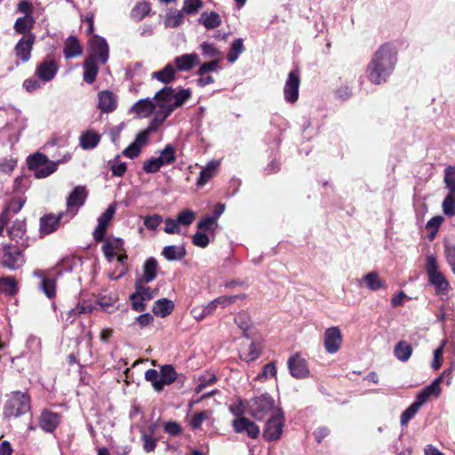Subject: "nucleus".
Wrapping results in <instances>:
<instances>
[{"instance_id": "nucleus-49", "label": "nucleus", "mask_w": 455, "mask_h": 455, "mask_svg": "<svg viewBox=\"0 0 455 455\" xmlns=\"http://www.w3.org/2000/svg\"><path fill=\"white\" fill-rule=\"evenodd\" d=\"M150 10L151 8L148 3H139L132 10V16L137 20H141L149 13Z\"/></svg>"}, {"instance_id": "nucleus-15", "label": "nucleus", "mask_w": 455, "mask_h": 455, "mask_svg": "<svg viewBox=\"0 0 455 455\" xmlns=\"http://www.w3.org/2000/svg\"><path fill=\"white\" fill-rule=\"evenodd\" d=\"M232 426L235 433L246 432L247 435L253 439L257 438L259 435V427L244 417L234 419Z\"/></svg>"}, {"instance_id": "nucleus-22", "label": "nucleus", "mask_w": 455, "mask_h": 455, "mask_svg": "<svg viewBox=\"0 0 455 455\" xmlns=\"http://www.w3.org/2000/svg\"><path fill=\"white\" fill-rule=\"evenodd\" d=\"M83 52L82 45L75 36H69L64 44L63 53L67 60L80 56Z\"/></svg>"}, {"instance_id": "nucleus-32", "label": "nucleus", "mask_w": 455, "mask_h": 455, "mask_svg": "<svg viewBox=\"0 0 455 455\" xmlns=\"http://www.w3.org/2000/svg\"><path fill=\"white\" fill-rule=\"evenodd\" d=\"M155 428L156 427L152 425L148 427V432L145 429L140 430L143 450L148 453L153 451L156 447L157 439L153 436Z\"/></svg>"}, {"instance_id": "nucleus-55", "label": "nucleus", "mask_w": 455, "mask_h": 455, "mask_svg": "<svg viewBox=\"0 0 455 455\" xmlns=\"http://www.w3.org/2000/svg\"><path fill=\"white\" fill-rule=\"evenodd\" d=\"M245 298H246L245 293H240V294H235V295H231V296L223 295V296H220V297L216 298V299H217L216 302L219 304V306L220 307H226L235 303L236 300L244 299Z\"/></svg>"}, {"instance_id": "nucleus-38", "label": "nucleus", "mask_w": 455, "mask_h": 455, "mask_svg": "<svg viewBox=\"0 0 455 455\" xmlns=\"http://www.w3.org/2000/svg\"><path fill=\"white\" fill-rule=\"evenodd\" d=\"M26 222L25 221H16L14 224L8 229V234L12 240L16 242L20 241H27L26 236Z\"/></svg>"}, {"instance_id": "nucleus-14", "label": "nucleus", "mask_w": 455, "mask_h": 455, "mask_svg": "<svg viewBox=\"0 0 455 455\" xmlns=\"http://www.w3.org/2000/svg\"><path fill=\"white\" fill-rule=\"evenodd\" d=\"M102 251L108 262H112L119 251H124V242L122 238H103Z\"/></svg>"}, {"instance_id": "nucleus-23", "label": "nucleus", "mask_w": 455, "mask_h": 455, "mask_svg": "<svg viewBox=\"0 0 455 455\" xmlns=\"http://www.w3.org/2000/svg\"><path fill=\"white\" fill-rule=\"evenodd\" d=\"M60 423V415L49 411H44L40 417V427L46 432L52 433Z\"/></svg>"}, {"instance_id": "nucleus-17", "label": "nucleus", "mask_w": 455, "mask_h": 455, "mask_svg": "<svg viewBox=\"0 0 455 455\" xmlns=\"http://www.w3.org/2000/svg\"><path fill=\"white\" fill-rule=\"evenodd\" d=\"M18 11L25 15L17 19L14 23L13 29L17 34H22L25 36L28 32V1H20L18 4Z\"/></svg>"}, {"instance_id": "nucleus-63", "label": "nucleus", "mask_w": 455, "mask_h": 455, "mask_svg": "<svg viewBox=\"0 0 455 455\" xmlns=\"http://www.w3.org/2000/svg\"><path fill=\"white\" fill-rule=\"evenodd\" d=\"M419 408L413 403L402 413L401 425L406 426L408 422L417 414Z\"/></svg>"}, {"instance_id": "nucleus-48", "label": "nucleus", "mask_w": 455, "mask_h": 455, "mask_svg": "<svg viewBox=\"0 0 455 455\" xmlns=\"http://www.w3.org/2000/svg\"><path fill=\"white\" fill-rule=\"evenodd\" d=\"M243 50H244V47H243V39H241V38L235 39L233 42L230 52L228 54V57H227L228 60L229 62H235L238 59L239 55L243 52Z\"/></svg>"}, {"instance_id": "nucleus-51", "label": "nucleus", "mask_w": 455, "mask_h": 455, "mask_svg": "<svg viewBox=\"0 0 455 455\" xmlns=\"http://www.w3.org/2000/svg\"><path fill=\"white\" fill-rule=\"evenodd\" d=\"M443 212L447 216L455 215V194L448 193L443 204Z\"/></svg>"}, {"instance_id": "nucleus-36", "label": "nucleus", "mask_w": 455, "mask_h": 455, "mask_svg": "<svg viewBox=\"0 0 455 455\" xmlns=\"http://www.w3.org/2000/svg\"><path fill=\"white\" fill-rule=\"evenodd\" d=\"M162 255L170 261L179 260L185 257L186 250L183 246L167 245L163 249Z\"/></svg>"}, {"instance_id": "nucleus-16", "label": "nucleus", "mask_w": 455, "mask_h": 455, "mask_svg": "<svg viewBox=\"0 0 455 455\" xmlns=\"http://www.w3.org/2000/svg\"><path fill=\"white\" fill-rule=\"evenodd\" d=\"M442 380V377L436 378L430 385L424 387L417 395L416 400L413 402L415 405H417L419 409L420 407L427 403L428 398L431 395H439L441 392L440 382Z\"/></svg>"}, {"instance_id": "nucleus-54", "label": "nucleus", "mask_w": 455, "mask_h": 455, "mask_svg": "<svg viewBox=\"0 0 455 455\" xmlns=\"http://www.w3.org/2000/svg\"><path fill=\"white\" fill-rule=\"evenodd\" d=\"M203 6L202 0H185L182 11L187 14H196Z\"/></svg>"}, {"instance_id": "nucleus-28", "label": "nucleus", "mask_w": 455, "mask_h": 455, "mask_svg": "<svg viewBox=\"0 0 455 455\" xmlns=\"http://www.w3.org/2000/svg\"><path fill=\"white\" fill-rule=\"evenodd\" d=\"M16 64L26 63L28 60V35L23 36L14 47Z\"/></svg>"}, {"instance_id": "nucleus-40", "label": "nucleus", "mask_w": 455, "mask_h": 455, "mask_svg": "<svg viewBox=\"0 0 455 455\" xmlns=\"http://www.w3.org/2000/svg\"><path fill=\"white\" fill-rule=\"evenodd\" d=\"M156 158L161 166L172 164L176 160L175 148L168 144L161 151L160 156Z\"/></svg>"}, {"instance_id": "nucleus-53", "label": "nucleus", "mask_w": 455, "mask_h": 455, "mask_svg": "<svg viewBox=\"0 0 455 455\" xmlns=\"http://www.w3.org/2000/svg\"><path fill=\"white\" fill-rule=\"evenodd\" d=\"M196 219V213L190 209H186L180 212L177 215L178 222L182 226H189L193 223Z\"/></svg>"}, {"instance_id": "nucleus-6", "label": "nucleus", "mask_w": 455, "mask_h": 455, "mask_svg": "<svg viewBox=\"0 0 455 455\" xmlns=\"http://www.w3.org/2000/svg\"><path fill=\"white\" fill-rule=\"evenodd\" d=\"M59 162L51 161L41 153L30 156V171L34 172V177L44 179L56 172Z\"/></svg>"}, {"instance_id": "nucleus-26", "label": "nucleus", "mask_w": 455, "mask_h": 455, "mask_svg": "<svg viewBox=\"0 0 455 455\" xmlns=\"http://www.w3.org/2000/svg\"><path fill=\"white\" fill-rule=\"evenodd\" d=\"M157 108L156 101L153 99H143L137 101L132 110L140 117L148 116Z\"/></svg>"}, {"instance_id": "nucleus-60", "label": "nucleus", "mask_w": 455, "mask_h": 455, "mask_svg": "<svg viewBox=\"0 0 455 455\" xmlns=\"http://www.w3.org/2000/svg\"><path fill=\"white\" fill-rule=\"evenodd\" d=\"M201 49L204 56L213 60H220V52L212 44L204 42L201 44Z\"/></svg>"}, {"instance_id": "nucleus-1", "label": "nucleus", "mask_w": 455, "mask_h": 455, "mask_svg": "<svg viewBox=\"0 0 455 455\" xmlns=\"http://www.w3.org/2000/svg\"><path fill=\"white\" fill-rule=\"evenodd\" d=\"M395 63L396 52L394 47L389 44H382L368 64L367 78L374 84L385 83L395 69Z\"/></svg>"}, {"instance_id": "nucleus-37", "label": "nucleus", "mask_w": 455, "mask_h": 455, "mask_svg": "<svg viewBox=\"0 0 455 455\" xmlns=\"http://www.w3.org/2000/svg\"><path fill=\"white\" fill-rule=\"evenodd\" d=\"M100 140V136L92 131L84 132L80 137V146L84 149H92L97 147Z\"/></svg>"}, {"instance_id": "nucleus-56", "label": "nucleus", "mask_w": 455, "mask_h": 455, "mask_svg": "<svg viewBox=\"0 0 455 455\" xmlns=\"http://www.w3.org/2000/svg\"><path fill=\"white\" fill-rule=\"evenodd\" d=\"M93 307L91 303H87L84 301L83 303H78L76 307L70 309L68 311L69 318H76L80 314L90 313L93 310Z\"/></svg>"}, {"instance_id": "nucleus-44", "label": "nucleus", "mask_w": 455, "mask_h": 455, "mask_svg": "<svg viewBox=\"0 0 455 455\" xmlns=\"http://www.w3.org/2000/svg\"><path fill=\"white\" fill-rule=\"evenodd\" d=\"M108 165L112 174L116 177H123L127 170L126 164L120 161L119 156H116L112 161L109 160Z\"/></svg>"}, {"instance_id": "nucleus-8", "label": "nucleus", "mask_w": 455, "mask_h": 455, "mask_svg": "<svg viewBox=\"0 0 455 455\" xmlns=\"http://www.w3.org/2000/svg\"><path fill=\"white\" fill-rule=\"evenodd\" d=\"M91 53L88 58H93V60H98L100 63L105 64L109 57L108 44L105 38L94 35L89 41Z\"/></svg>"}, {"instance_id": "nucleus-18", "label": "nucleus", "mask_w": 455, "mask_h": 455, "mask_svg": "<svg viewBox=\"0 0 455 455\" xmlns=\"http://www.w3.org/2000/svg\"><path fill=\"white\" fill-rule=\"evenodd\" d=\"M64 214V212H60L58 215L46 214L43 216L40 219V233L42 235H48L54 232L58 228Z\"/></svg>"}, {"instance_id": "nucleus-52", "label": "nucleus", "mask_w": 455, "mask_h": 455, "mask_svg": "<svg viewBox=\"0 0 455 455\" xmlns=\"http://www.w3.org/2000/svg\"><path fill=\"white\" fill-rule=\"evenodd\" d=\"M145 379L151 382L154 389L157 392L162 391L160 383V372L155 369H149L145 372Z\"/></svg>"}, {"instance_id": "nucleus-25", "label": "nucleus", "mask_w": 455, "mask_h": 455, "mask_svg": "<svg viewBox=\"0 0 455 455\" xmlns=\"http://www.w3.org/2000/svg\"><path fill=\"white\" fill-rule=\"evenodd\" d=\"M87 197V191L84 187H76L67 199L68 209L73 207H81L84 204Z\"/></svg>"}, {"instance_id": "nucleus-43", "label": "nucleus", "mask_w": 455, "mask_h": 455, "mask_svg": "<svg viewBox=\"0 0 455 455\" xmlns=\"http://www.w3.org/2000/svg\"><path fill=\"white\" fill-rule=\"evenodd\" d=\"M443 181L448 193L455 194V167L449 165L444 170Z\"/></svg>"}, {"instance_id": "nucleus-46", "label": "nucleus", "mask_w": 455, "mask_h": 455, "mask_svg": "<svg viewBox=\"0 0 455 455\" xmlns=\"http://www.w3.org/2000/svg\"><path fill=\"white\" fill-rule=\"evenodd\" d=\"M259 355L260 350L254 342H251L245 350L241 352L240 358L245 362H251L259 358Z\"/></svg>"}, {"instance_id": "nucleus-11", "label": "nucleus", "mask_w": 455, "mask_h": 455, "mask_svg": "<svg viewBox=\"0 0 455 455\" xmlns=\"http://www.w3.org/2000/svg\"><path fill=\"white\" fill-rule=\"evenodd\" d=\"M116 211V204H111L105 210V212L98 218V225L92 233L93 239L95 240V242L99 243L103 241V238L106 235V229L109 225L110 221L113 220Z\"/></svg>"}, {"instance_id": "nucleus-19", "label": "nucleus", "mask_w": 455, "mask_h": 455, "mask_svg": "<svg viewBox=\"0 0 455 455\" xmlns=\"http://www.w3.org/2000/svg\"><path fill=\"white\" fill-rule=\"evenodd\" d=\"M359 283L361 287L363 286L362 283H364L365 287L372 291L387 288L385 281L382 280L379 275L375 271L367 273L361 280H359Z\"/></svg>"}, {"instance_id": "nucleus-3", "label": "nucleus", "mask_w": 455, "mask_h": 455, "mask_svg": "<svg viewBox=\"0 0 455 455\" xmlns=\"http://www.w3.org/2000/svg\"><path fill=\"white\" fill-rule=\"evenodd\" d=\"M426 272L428 277V283L435 287V293L437 295L447 294L450 284L443 274L440 271L435 256H427Z\"/></svg>"}, {"instance_id": "nucleus-34", "label": "nucleus", "mask_w": 455, "mask_h": 455, "mask_svg": "<svg viewBox=\"0 0 455 455\" xmlns=\"http://www.w3.org/2000/svg\"><path fill=\"white\" fill-rule=\"evenodd\" d=\"M394 355L401 362H407L412 355V347L405 340H400L394 347Z\"/></svg>"}, {"instance_id": "nucleus-58", "label": "nucleus", "mask_w": 455, "mask_h": 455, "mask_svg": "<svg viewBox=\"0 0 455 455\" xmlns=\"http://www.w3.org/2000/svg\"><path fill=\"white\" fill-rule=\"evenodd\" d=\"M26 203V200L23 198H12L8 205L6 206L5 210L2 213H5V216H7L9 213H17L21 210V208L24 206Z\"/></svg>"}, {"instance_id": "nucleus-27", "label": "nucleus", "mask_w": 455, "mask_h": 455, "mask_svg": "<svg viewBox=\"0 0 455 455\" xmlns=\"http://www.w3.org/2000/svg\"><path fill=\"white\" fill-rule=\"evenodd\" d=\"M99 102L98 107L103 112L108 113L113 111L116 107V97L113 92L109 91L100 92L98 95Z\"/></svg>"}, {"instance_id": "nucleus-45", "label": "nucleus", "mask_w": 455, "mask_h": 455, "mask_svg": "<svg viewBox=\"0 0 455 455\" xmlns=\"http://www.w3.org/2000/svg\"><path fill=\"white\" fill-rule=\"evenodd\" d=\"M235 323L243 331L244 334H246V332L251 326V316L245 311H241L235 315Z\"/></svg>"}, {"instance_id": "nucleus-59", "label": "nucleus", "mask_w": 455, "mask_h": 455, "mask_svg": "<svg viewBox=\"0 0 455 455\" xmlns=\"http://www.w3.org/2000/svg\"><path fill=\"white\" fill-rule=\"evenodd\" d=\"M130 300L132 302V307L135 311L142 312L146 309V304H145L146 299H144L141 297V294H140V292L137 290H135V292H133L130 296Z\"/></svg>"}, {"instance_id": "nucleus-2", "label": "nucleus", "mask_w": 455, "mask_h": 455, "mask_svg": "<svg viewBox=\"0 0 455 455\" xmlns=\"http://www.w3.org/2000/svg\"><path fill=\"white\" fill-rule=\"evenodd\" d=\"M191 94L189 89L181 88L176 91L171 86H165L156 93L154 100L161 112L171 115L175 109L180 108L191 97Z\"/></svg>"}, {"instance_id": "nucleus-42", "label": "nucleus", "mask_w": 455, "mask_h": 455, "mask_svg": "<svg viewBox=\"0 0 455 455\" xmlns=\"http://www.w3.org/2000/svg\"><path fill=\"white\" fill-rule=\"evenodd\" d=\"M218 165L219 163L217 162H210L207 166L200 172L199 178L197 180L198 187H203L213 177V173Z\"/></svg>"}, {"instance_id": "nucleus-4", "label": "nucleus", "mask_w": 455, "mask_h": 455, "mask_svg": "<svg viewBox=\"0 0 455 455\" xmlns=\"http://www.w3.org/2000/svg\"><path fill=\"white\" fill-rule=\"evenodd\" d=\"M249 410L251 416L258 420H262L267 417H272L282 410L275 405L274 399L268 394H263L256 396L249 403Z\"/></svg>"}, {"instance_id": "nucleus-41", "label": "nucleus", "mask_w": 455, "mask_h": 455, "mask_svg": "<svg viewBox=\"0 0 455 455\" xmlns=\"http://www.w3.org/2000/svg\"><path fill=\"white\" fill-rule=\"evenodd\" d=\"M184 12L181 11H170L167 12L164 20V26L166 28H177L184 21Z\"/></svg>"}, {"instance_id": "nucleus-10", "label": "nucleus", "mask_w": 455, "mask_h": 455, "mask_svg": "<svg viewBox=\"0 0 455 455\" xmlns=\"http://www.w3.org/2000/svg\"><path fill=\"white\" fill-rule=\"evenodd\" d=\"M343 335L338 326L327 328L323 332V342L324 349L329 354H336L341 347Z\"/></svg>"}, {"instance_id": "nucleus-39", "label": "nucleus", "mask_w": 455, "mask_h": 455, "mask_svg": "<svg viewBox=\"0 0 455 455\" xmlns=\"http://www.w3.org/2000/svg\"><path fill=\"white\" fill-rule=\"evenodd\" d=\"M1 262L4 267H6L10 269L18 268L22 262L21 256L19 251H15L14 252L4 251Z\"/></svg>"}, {"instance_id": "nucleus-9", "label": "nucleus", "mask_w": 455, "mask_h": 455, "mask_svg": "<svg viewBox=\"0 0 455 455\" xmlns=\"http://www.w3.org/2000/svg\"><path fill=\"white\" fill-rule=\"evenodd\" d=\"M33 275L38 279L36 283L38 290L48 299H53L56 296V278L41 269L35 270Z\"/></svg>"}, {"instance_id": "nucleus-29", "label": "nucleus", "mask_w": 455, "mask_h": 455, "mask_svg": "<svg viewBox=\"0 0 455 455\" xmlns=\"http://www.w3.org/2000/svg\"><path fill=\"white\" fill-rule=\"evenodd\" d=\"M174 304L168 299H160L154 303L152 311L156 315L165 317L172 314Z\"/></svg>"}, {"instance_id": "nucleus-35", "label": "nucleus", "mask_w": 455, "mask_h": 455, "mask_svg": "<svg viewBox=\"0 0 455 455\" xmlns=\"http://www.w3.org/2000/svg\"><path fill=\"white\" fill-rule=\"evenodd\" d=\"M84 80L87 84H92L99 72V68L96 64V61L93 60V58H87L84 62Z\"/></svg>"}, {"instance_id": "nucleus-57", "label": "nucleus", "mask_w": 455, "mask_h": 455, "mask_svg": "<svg viewBox=\"0 0 455 455\" xmlns=\"http://www.w3.org/2000/svg\"><path fill=\"white\" fill-rule=\"evenodd\" d=\"M156 132V126H148L147 129L139 132L133 141L140 149L148 142L149 135Z\"/></svg>"}, {"instance_id": "nucleus-50", "label": "nucleus", "mask_w": 455, "mask_h": 455, "mask_svg": "<svg viewBox=\"0 0 455 455\" xmlns=\"http://www.w3.org/2000/svg\"><path fill=\"white\" fill-rule=\"evenodd\" d=\"M144 282L135 281V290H137L141 297L146 300L154 299L157 293V290H152L149 287L144 285Z\"/></svg>"}, {"instance_id": "nucleus-24", "label": "nucleus", "mask_w": 455, "mask_h": 455, "mask_svg": "<svg viewBox=\"0 0 455 455\" xmlns=\"http://www.w3.org/2000/svg\"><path fill=\"white\" fill-rule=\"evenodd\" d=\"M57 71L58 66L56 62L53 60H50L44 61L42 64H40L36 73L41 80L48 82L53 79Z\"/></svg>"}, {"instance_id": "nucleus-20", "label": "nucleus", "mask_w": 455, "mask_h": 455, "mask_svg": "<svg viewBox=\"0 0 455 455\" xmlns=\"http://www.w3.org/2000/svg\"><path fill=\"white\" fill-rule=\"evenodd\" d=\"M199 62V56L196 53H187L174 59L175 69L180 71H189Z\"/></svg>"}, {"instance_id": "nucleus-5", "label": "nucleus", "mask_w": 455, "mask_h": 455, "mask_svg": "<svg viewBox=\"0 0 455 455\" xmlns=\"http://www.w3.org/2000/svg\"><path fill=\"white\" fill-rule=\"evenodd\" d=\"M28 409V396L20 391L12 392L4 405V415L5 418H17L25 414Z\"/></svg>"}, {"instance_id": "nucleus-13", "label": "nucleus", "mask_w": 455, "mask_h": 455, "mask_svg": "<svg viewBox=\"0 0 455 455\" xmlns=\"http://www.w3.org/2000/svg\"><path fill=\"white\" fill-rule=\"evenodd\" d=\"M287 365L291 375L295 379H305L310 374L307 360L299 354L291 355Z\"/></svg>"}, {"instance_id": "nucleus-31", "label": "nucleus", "mask_w": 455, "mask_h": 455, "mask_svg": "<svg viewBox=\"0 0 455 455\" xmlns=\"http://www.w3.org/2000/svg\"><path fill=\"white\" fill-rule=\"evenodd\" d=\"M198 22L207 29H213L221 24L220 16L215 12H204L198 20Z\"/></svg>"}, {"instance_id": "nucleus-7", "label": "nucleus", "mask_w": 455, "mask_h": 455, "mask_svg": "<svg viewBox=\"0 0 455 455\" xmlns=\"http://www.w3.org/2000/svg\"><path fill=\"white\" fill-rule=\"evenodd\" d=\"M284 417L283 411H277L272 414L263 429V436L267 441H276L283 434Z\"/></svg>"}, {"instance_id": "nucleus-61", "label": "nucleus", "mask_w": 455, "mask_h": 455, "mask_svg": "<svg viewBox=\"0 0 455 455\" xmlns=\"http://www.w3.org/2000/svg\"><path fill=\"white\" fill-rule=\"evenodd\" d=\"M277 373L275 363L271 362L264 365L261 372L257 376V379H267L269 377H275Z\"/></svg>"}, {"instance_id": "nucleus-12", "label": "nucleus", "mask_w": 455, "mask_h": 455, "mask_svg": "<svg viewBox=\"0 0 455 455\" xmlns=\"http://www.w3.org/2000/svg\"><path fill=\"white\" fill-rule=\"evenodd\" d=\"M300 84V76L299 70H291L288 74L284 88V99L289 103H294L299 98V88Z\"/></svg>"}, {"instance_id": "nucleus-21", "label": "nucleus", "mask_w": 455, "mask_h": 455, "mask_svg": "<svg viewBox=\"0 0 455 455\" xmlns=\"http://www.w3.org/2000/svg\"><path fill=\"white\" fill-rule=\"evenodd\" d=\"M143 275L140 278L136 279V281H141L145 283H148L152 281H154L158 273V262L157 260L150 257L148 258L143 264Z\"/></svg>"}, {"instance_id": "nucleus-64", "label": "nucleus", "mask_w": 455, "mask_h": 455, "mask_svg": "<svg viewBox=\"0 0 455 455\" xmlns=\"http://www.w3.org/2000/svg\"><path fill=\"white\" fill-rule=\"evenodd\" d=\"M444 252H445L447 262L451 266L452 272L455 275V245L454 244H446Z\"/></svg>"}, {"instance_id": "nucleus-62", "label": "nucleus", "mask_w": 455, "mask_h": 455, "mask_svg": "<svg viewBox=\"0 0 455 455\" xmlns=\"http://www.w3.org/2000/svg\"><path fill=\"white\" fill-rule=\"evenodd\" d=\"M163 222V217L159 214L148 215L144 218V226L149 230H156Z\"/></svg>"}, {"instance_id": "nucleus-47", "label": "nucleus", "mask_w": 455, "mask_h": 455, "mask_svg": "<svg viewBox=\"0 0 455 455\" xmlns=\"http://www.w3.org/2000/svg\"><path fill=\"white\" fill-rule=\"evenodd\" d=\"M0 292L5 294H14L16 292V281L12 276L0 278Z\"/></svg>"}, {"instance_id": "nucleus-30", "label": "nucleus", "mask_w": 455, "mask_h": 455, "mask_svg": "<svg viewBox=\"0 0 455 455\" xmlns=\"http://www.w3.org/2000/svg\"><path fill=\"white\" fill-rule=\"evenodd\" d=\"M176 69L172 63H168L163 69L153 72L152 78L156 79L164 84H169L175 78Z\"/></svg>"}, {"instance_id": "nucleus-33", "label": "nucleus", "mask_w": 455, "mask_h": 455, "mask_svg": "<svg viewBox=\"0 0 455 455\" xmlns=\"http://www.w3.org/2000/svg\"><path fill=\"white\" fill-rule=\"evenodd\" d=\"M177 377L178 373L172 365L165 364L161 366L160 383L162 390L164 389V386L172 384L177 379Z\"/></svg>"}]
</instances>
